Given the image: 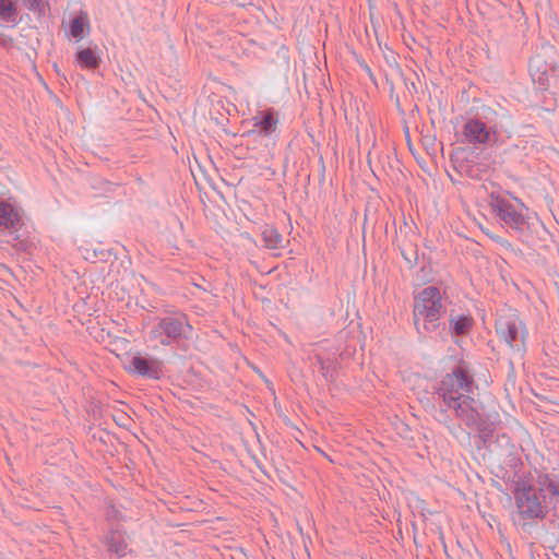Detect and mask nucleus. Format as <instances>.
I'll return each instance as SVG.
<instances>
[{"instance_id":"nucleus-28","label":"nucleus","mask_w":559,"mask_h":559,"mask_svg":"<svg viewBox=\"0 0 559 559\" xmlns=\"http://www.w3.org/2000/svg\"><path fill=\"white\" fill-rule=\"evenodd\" d=\"M405 133H406L407 140L409 141L408 127H405Z\"/></svg>"},{"instance_id":"nucleus-9","label":"nucleus","mask_w":559,"mask_h":559,"mask_svg":"<svg viewBox=\"0 0 559 559\" xmlns=\"http://www.w3.org/2000/svg\"><path fill=\"white\" fill-rule=\"evenodd\" d=\"M126 370L130 374L142 377L150 380H159L165 374V365L163 360L150 355H133L129 360Z\"/></svg>"},{"instance_id":"nucleus-22","label":"nucleus","mask_w":559,"mask_h":559,"mask_svg":"<svg viewBox=\"0 0 559 559\" xmlns=\"http://www.w3.org/2000/svg\"><path fill=\"white\" fill-rule=\"evenodd\" d=\"M9 235L12 237L10 242L16 250L28 252L32 249L33 242L27 236L20 234V231Z\"/></svg>"},{"instance_id":"nucleus-4","label":"nucleus","mask_w":559,"mask_h":559,"mask_svg":"<svg viewBox=\"0 0 559 559\" xmlns=\"http://www.w3.org/2000/svg\"><path fill=\"white\" fill-rule=\"evenodd\" d=\"M495 331L500 341L504 342L521 358L526 352L527 330L518 312L509 309L498 316Z\"/></svg>"},{"instance_id":"nucleus-27","label":"nucleus","mask_w":559,"mask_h":559,"mask_svg":"<svg viewBox=\"0 0 559 559\" xmlns=\"http://www.w3.org/2000/svg\"><path fill=\"white\" fill-rule=\"evenodd\" d=\"M206 3L214 4L217 7H225L228 3V0H204Z\"/></svg>"},{"instance_id":"nucleus-8","label":"nucleus","mask_w":559,"mask_h":559,"mask_svg":"<svg viewBox=\"0 0 559 559\" xmlns=\"http://www.w3.org/2000/svg\"><path fill=\"white\" fill-rule=\"evenodd\" d=\"M488 450L496 455L501 468H509L506 473L516 474L522 466L519 448L507 433H497Z\"/></svg>"},{"instance_id":"nucleus-19","label":"nucleus","mask_w":559,"mask_h":559,"mask_svg":"<svg viewBox=\"0 0 559 559\" xmlns=\"http://www.w3.org/2000/svg\"><path fill=\"white\" fill-rule=\"evenodd\" d=\"M88 27V20L85 13H80L70 22V34L72 37L80 39L83 36L84 28Z\"/></svg>"},{"instance_id":"nucleus-5","label":"nucleus","mask_w":559,"mask_h":559,"mask_svg":"<svg viewBox=\"0 0 559 559\" xmlns=\"http://www.w3.org/2000/svg\"><path fill=\"white\" fill-rule=\"evenodd\" d=\"M528 71L531 78L542 91L550 86L551 80L559 76L558 53L552 46H543L530 59Z\"/></svg>"},{"instance_id":"nucleus-10","label":"nucleus","mask_w":559,"mask_h":559,"mask_svg":"<svg viewBox=\"0 0 559 559\" xmlns=\"http://www.w3.org/2000/svg\"><path fill=\"white\" fill-rule=\"evenodd\" d=\"M495 127H488L478 118H471L463 124L461 142L465 144H488L491 134H496Z\"/></svg>"},{"instance_id":"nucleus-26","label":"nucleus","mask_w":559,"mask_h":559,"mask_svg":"<svg viewBox=\"0 0 559 559\" xmlns=\"http://www.w3.org/2000/svg\"><path fill=\"white\" fill-rule=\"evenodd\" d=\"M312 359H313L312 365L319 366V370H321L322 364H324L326 360V358H324L320 353H314Z\"/></svg>"},{"instance_id":"nucleus-17","label":"nucleus","mask_w":559,"mask_h":559,"mask_svg":"<svg viewBox=\"0 0 559 559\" xmlns=\"http://www.w3.org/2000/svg\"><path fill=\"white\" fill-rule=\"evenodd\" d=\"M468 429L477 430L478 438L480 439L483 445L488 449V444L492 442L493 438V429L490 428L484 418V407L479 412V418L475 426H465Z\"/></svg>"},{"instance_id":"nucleus-14","label":"nucleus","mask_w":559,"mask_h":559,"mask_svg":"<svg viewBox=\"0 0 559 559\" xmlns=\"http://www.w3.org/2000/svg\"><path fill=\"white\" fill-rule=\"evenodd\" d=\"M393 243L396 245L399 249L417 245L416 226L414 223H408L405 216H403V222L395 231Z\"/></svg>"},{"instance_id":"nucleus-23","label":"nucleus","mask_w":559,"mask_h":559,"mask_svg":"<svg viewBox=\"0 0 559 559\" xmlns=\"http://www.w3.org/2000/svg\"><path fill=\"white\" fill-rule=\"evenodd\" d=\"M403 259L406 261L408 266L412 269L418 263V246H409L399 249Z\"/></svg>"},{"instance_id":"nucleus-24","label":"nucleus","mask_w":559,"mask_h":559,"mask_svg":"<svg viewBox=\"0 0 559 559\" xmlns=\"http://www.w3.org/2000/svg\"><path fill=\"white\" fill-rule=\"evenodd\" d=\"M27 9L37 14L38 17L45 16L49 10V3L44 0H25Z\"/></svg>"},{"instance_id":"nucleus-1","label":"nucleus","mask_w":559,"mask_h":559,"mask_svg":"<svg viewBox=\"0 0 559 559\" xmlns=\"http://www.w3.org/2000/svg\"><path fill=\"white\" fill-rule=\"evenodd\" d=\"M475 389L477 385L469 364L460 359L435 386L433 418L447 427L453 418L465 426H475L483 408V403L474 396Z\"/></svg>"},{"instance_id":"nucleus-21","label":"nucleus","mask_w":559,"mask_h":559,"mask_svg":"<svg viewBox=\"0 0 559 559\" xmlns=\"http://www.w3.org/2000/svg\"><path fill=\"white\" fill-rule=\"evenodd\" d=\"M16 15L17 9L13 0H0V20L15 22Z\"/></svg>"},{"instance_id":"nucleus-25","label":"nucleus","mask_w":559,"mask_h":559,"mask_svg":"<svg viewBox=\"0 0 559 559\" xmlns=\"http://www.w3.org/2000/svg\"><path fill=\"white\" fill-rule=\"evenodd\" d=\"M459 170L462 175H465L472 179H479L480 169L478 165H472L468 162L461 163L459 166Z\"/></svg>"},{"instance_id":"nucleus-29","label":"nucleus","mask_w":559,"mask_h":559,"mask_svg":"<svg viewBox=\"0 0 559 559\" xmlns=\"http://www.w3.org/2000/svg\"><path fill=\"white\" fill-rule=\"evenodd\" d=\"M491 239H492V240H495V241H497V242H501L499 237H493V236H491Z\"/></svg>"},{"instance_id":"nucleus-2","label":"nucleus","mask_w":559,"mask_h":559,"mask_svg":"<svg viewBox=\"0 0 559 559\" xmlns=\"http://www.w3.org/2000/svg\"><path fill=\"white\" fill-rule=\"evenodd\" d=\"M513 493L519 525L528 532L550 510L559 511V474L539 475L536 484L520 483Z\"/></svg>"},{"instance_id":"nucleus-11","label":"nucleus","mask_w":559,"mask_h":559,"mask_svg":"<svg viewBox=\"0 0 559 559\" xmlns=\"http://www.w3.org/2000/svg\"><path fill=\"white\" fill-rule=\"evenodd\" d=\"M23 226L22 210L5 200H0V229L14 234L21 231Z\"/></svg>"},{"instance_id":"nucleus-12","label":"nucleus","mask_w":559,"mask_h":559,"mask_svg":"<svg viewBox=\"0 0 559 559\" xmlns=\"http://www.w3.org/2000/svg\"><path fill=\"white\" fill-rule=\"evenodd\" d=\"M107 552L115 556V559H122L131 549L126 539V533L120 528H111L104 537Z\"/></svg>"},{"instance_id":"nucleus-16","label":"nucleus","mask_w":559,"mask_h":559,"mask_svg":"<svg viewBox=\"0 0 559 559\" xmlns=\"http://www.w3.org/2000/svg\"><path fill=\"white\" fill-rule=\"evenodd\" d=\"M261 237L263 241V246L266 249L274 250L283 248V235L272 225H265L262 228Z\"/></svg>"},{"instance_id":"nucleus-6","label":"nucleus","mask_w":559,"mask_h":559,"mask_svg":"<svg viewBox=\"0 0 559 559\" xmlns=\"http://www.w3.org/2000/svg\"><path fill=\"white\" fill-rule=\"evenodd\" d=\"M192 326L183 313H175L160 318L151 330V337L160 345L169 346L189 340Z\"/></svg>"},{"instance_id":"nucleus-20","label":"nucleus","mask_w":559,"mask_h":559,"mask_svg":"<svg viewBox=\"0 0 559 559\" xmlns=\"http://www.w3.org/2000/svg\"><path fill=\"white\" fill-rule=\"evenodd\" d=\"M338 366V360L330 357L322 364L320 372L326 382H334L336 380Z\"/></svg>"},{"instance_id":"nucleus-7","label":"nucleus","mask_w":559,"mask_h":559,"mask_svg":"<svg viewBox=\"0 0 559 559\" xmlns=\"http://www.w3.org/2000/svg\"><path fill=\"white\" fill-rule=\"evenodd\" d=\"M489 206L503 226L513 230L523 242H527L523 237L525 230L528 228V222L522 209L504 197L496 193L489 195ZM523 206L524 205L521 204V207Z\"/></svg>"},{"instance_id":"nucleus-18","label":"nucleus","mask_w":559,"mask_h":559,"mask_svg":"<svg viewBox=\"0 0 559 559\" xmlns=\"http://www.w3.org/2000/svg\"><path fill=\"white\" fill-rule=\"evenodd\" d=\"M76 61L82 68L95 70L99 67L100 59L92 48H84L76 52Z\"/></svg>"},{"instance_id":"nucleus-13","label":"nucleus","mask_w":559,"mask_h":559,"mask_svg":"<svg viewBox=\"0 0 559 559\" xmlns=\"http://www.w3.org/2000/svg\"><path fill=\"white\" fill-rule=\"evenodd\" d=\"M253 127L258 129V132L262 136L272 135L278 124V117L274 109H266L259 111L257 116L252 118Z\"/></svg>"},{"instance_id":"nucleus-3","label":"nucleus","mask_w":559,"mask_h":559,"mask_svg":"<svg viewBox=\"0 0 559 559\" xmlns=\"http://www.w3.org/2000/svg\"><path fill=\"white\" fill-rule=\"evenodd\" d=\"M445 311L440 289L428 286L421 289L414 300L413 318L419 334L436 332L440 326V319Z\"/></svg>"},{"instance_id":"nucleus-15","label":"nucleus","mask_w":559,"mask_h":559,"mask_svg":"<svg viewBox=\"0 0 559 559\" xmlns=\"http://www.w3.org/2000/svg\"><path fill=\"white\" fill-rule=\"evenodd\" d=\"M474 325V319L469 314H455L451 311L449 314V329L452 335L466 336Z\"/></svg>"}]
</instances>
